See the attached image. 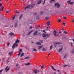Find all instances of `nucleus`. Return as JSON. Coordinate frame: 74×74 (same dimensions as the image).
<instances>
[{
  "mask_svg": "<svg viewBox=\"0 0 74 74\" xmlns=\"http://www.w3.org/2000/svg\"><path fill=\"white\" fill-rule=\"evenodd\" d=\"M34 6H35V4H31L25 7V10H26V9H27L28 8L29 9H32Z\"/></svg>",
  "mask_w": 74,
  "mask_h": 74,
  "instance_id": "1",
  "label": "nucleus"
},
{
  "mask_svg": "<svg viewBox=\"0 0 74 74\" xmlns=\"http://www.w3.org/2000/svg\"><path fill=\"white\" fill-rule=\"evenodd\" d=\"M53 34L54 36H59V33L58 32H56V31L55 30H54Z\"/></svg>",
  "mask_w": 74,
  "mask_h": 74,
  "instance_id": "2",
  "label": "nucleus"
},
{
  "mask_svg": "<svg viewBox=\"0 0 74 74\" xmlns=\"http://www.w3.org/2000/svg\"><path fill=\"white\" fill-rule=\"evenodd\" d=\"M18 44L16 43H15L13 45L12 48H13V49H15V47H18Z\"/></svg>",
  "mask_w": 74,
  "mask_h": 74,
  "instance_id": "3",
  "label": "nucleus"
},
{
  "mask_svg": "<svg viewBox=\"0 0 74 74\" xmlns=\"http://www.w3.org/2000/svg\"><path fill=\"white\" fill-rule=\"evenodd\" d=\"M42 36L43 37V39L44 40L47 39V37H46L47 35L45 34H42Z\"/></svg>",
  "mask_w": 74,
  "mask_h": 74,
  "instance_id": "4",
  "label": "nucleus"
},
{
  "mask_svg": "<svg viewBox=\"0 0 74 74\" xmlns=\"http://www.w3.org/2000/svg\"><path fill=\"white\" fill-rule=\"evenodd\" d=\"M55 7H56V6H57L58 8H59L60 7V5L58 3H56L55 4Z\"/></svg>",
  "mask_w": 74,
  "mask_h": 74,
  "instance_id": "5",
  "label": "nucleus"
},
{
  "mask_svg": "<svg viewBox=\"0 0 74 74\" xmlns=\"http://www.w3.org/2000/svg\"><path fill=\"white\" fill-rule=\"evenodd\" d=\"M37 33H38V31L36 30L34 33V36H37Z\"/></svg>",
  "mask_w": 74,
  "mask_h": 74,
  "instance_id": "6",
  "label": "nucleus"
},
{
  "mask_svg": "<svg viewBox=\"0 0 74 74\" xmlns=\"http://www.w3.org/2000/svg\"><path fill=\"white\" fill-rule=\"evenodd\" d=\"M54 43V44L56 45H57V44H61L60 42H55Z\"/></svg>",
  "mask_w": 74,
  "mask_h": 74,
  "instance_id": "7",
  "label": "nucleus"
},
{
  "mask_svg": "<svg viewBox=\"0 0 74 74\" xmlns=\"http://www.w3.org/2000/svg\"><path fill=\"white\" fill-rule=\"evenodd\" d=\"M67 53H65V54H64V59L67 58Z\"/></svg>",
  "mask_w": 74,
  "mask_h": 74,
  "instance_id": "8",
  "label": "nucleus"
},
{
  "mask_svg": "<svg viewBox=\"0 0 74 74\" xmlns=\"http://www.w3.org/2000/svg\"><path fill=\"white\" fill-rule=\"evenodd\" d=\"M42 0H38L37 1V4H40L41 3Z\"/></svg>",
  "mask_w": 74,
  "mask_h": 74,
  "instance_id": "9",
  "label": "nucleus"
},
{
  "mask_svg": "<svg viewBox=\"0 0 74 74\" xmlns=\"http://www.w3.org/2000/svg\"><path fill=\"white\" fill-rule=\"evenodd\" d=\"M33 32V30L31 31H30V32H28V34H27V36L29 35H30V34L32 32Z\"/></svg>",
  "mask_w": 74,
  "mask_h": 74,
  "instance_id": "10",
  "label": "nucleus"
},
{
  "mask_svg": "<svg viewBox=\"0 0 74 74\" xmlns=\"http://www.w3.org/2000/svg\"><path fill=\"white\" fill-rule=\"evenodd\" d=\"M36 45H41V43L40 42H38L36 43Z\"/></svg>",
  "mask_w": 74,
  "mask_h": 74,
  "instance_id": "11",
  "label": "nucleus"
},
{
  "mask_svg": "<svg viewBox=\"0 0 74 74\" xmlns=\"http://www.w3.org/2000/svg\"><path fill=\"white\" fill-rule=\"evenodd\" d=\"M9 35H10V36H14V34L12 32H11L9 33Z\"/></svg>",
  "mask_w": 74,
  "mask_h": 74,
  "instance_id": "12",
  "label": "nucleus"
},
{
  "mask_svg": "<svg viewBox=\"0 0 74 74\" xmlns=\"http://www.w3.org/2000/svg\"><path fill=\"white\" fill-rule=\"evenodd\" d=\"M47 26H49L50 25V21H48L47 23Z\"/></svg>",
  "mask_w": 74,
  "mask_h": 74,
  "instance_id": "13",
  "label": "nucleus"
},
{
  "mask_svg": "<svg viewBox=\"0 0 74 74\" xmlns=\"http://www.w3.org/2000/svg\"><path fill=\"white\" fill-rule=\"evenodd\" d=\"M62 49H63V47H62L61 48V49H60L58 50V51L60 52H61L62 50Z\"/></svg>",
  "mask_w": 74,
  "mask_h": 74,
  "instance_id": "14",
  "label": "nucleus"
},
{
  "mask_svg": "<svg viewBox=\"0 0 74 74\" xmlns=\"http://www.w3.org/2000/svg\"><path fill=\"white\" fill-rule=\"evenodd\" d=\"M37 69H35L34 70V73H35V74H37Z\"/></svg>",
  "mask_w": 74,
  "mask_h": 74,
  "instance_id": "15",
  "label": "nucleus"
},
{
  "mask_svg": "<svg viewBox=\"0 0 74 74\" xmlns=\"http://www.w3.org/2000/svg\"><path fill=\"white\" fill-rule=\"evenodd\" d=\"M50 36H51V34H46V36H47V37H49Z\"/></svg>",
  "mask_w": 74,
  "mask_h": 74,
  "instance_id": "16",
  "label": "nucleus"
},
{
  "mask_svg": "<svg viewBox=\"0 0 74 74\" xmlns=\"http://www.w3.org/2000/svg\"><path fill=\"white\" fill-rule=\"evenodd\" d=\"M19 40L17 39L15 42V43H19Z\"/></svg>",
  "mask_w": 74,
  "mask_h": 74,
  "instance_id": "17",
  "label": "nucleus"
},
{
  "mask_svg": "<svg viewBox=\"0 0 74 74\" xmlns=\"http://www.w3.org/2000/svg\"><path fill=\"white\" fill-rule=\"evenodd\" d=\"M23 16V14H21V16H20L19 18V19L20 20L22 18V16Z\"/></svg>",
  "mask_w": 74,
  "mask_h": 74,
  "instance_id": "18",
  "label": "nucleus"
},
{
  "mask_svg": "<svg viewBox=\"0 0 74 74\" xmlns=\"http://www.w3.org/2000/svg\"><path fill=\"white\" fill-rule=\"evenodd\" d=\"M12 53H13V52H9L8 53V55H12Z\"/></svg>",
  "mask_w": 74,
  "mask_h": 74,
  "instance_id": "19",
  "label": "nucleus"
},
{
  "mask_svg": "<svg viewBox=\"0 0 74 74\" xmlns=\"http://www.w3.org/2000/svg\"><path fill=\"white\" fill-rule=\"evenodd\" d=\"M24 56V53H22L21 54L20 56V58L22 57V56Z\"/></svg>",
  "mask_w": 74,
  "mask_h": 74,
  "instance_id": "20",
  "label": "nucleus"
},
{
  "mask_svg": "<svg viewBox=\"0 0 74 74\" xmlns=\"http://www.w3.org/2000/svg\"><path fill=\"white\" fill-rule=\"evenodd\" d=\"M42 51H47V50L45 49L44 47H43L42 49Z\"/></svg>",
  "mask_w": 74,
  "mask_h": 74,
  "instance_id": "21",
  "label": "nucleus"
},
{
  "mask_svg": "<svg viewBox=\"0 0 74 74\" xmlns=\"http://www.w3.org/2000/svg\"><path fill=\"white\" fill-rule=\"evenodd\" d=\"M74 4V2H69V3H68V4Z\"/></svg>",
  "mask_w": 74,
  "mask_h": 74,
  "instance_id": "22",
  "label": "nucleus"
},
{
  "mask_svg": "<svg viewBox=\"0 0 74 74\" xmlns=\"http://www.w3.org/2000/svg\"><path fill=\"white\" fill-rule=\"evenodd\" d=\"M29 23L30 24H32V23H33V22H32V20H29Z\"/></svg>",
  "mask_w": 74,
  "mask_h": 74,
  "instance_id": "23",
  "label": "nucleus"
},
{
  "mask_svg": "<svg viewBox=\"0 0 74 74\" xmlns=\"http://www.w3.org/2000/svg\"><path fill=\"white\" fill-rule=\"evenodd\" d=\"M51 67L52 69H53V70H54V71H56V70L54 69V68H53V66H51Z\"/></svg>",
  "mask_w": 74,
  "mask_h": 74,
  "instance_id": "24",
  "label": "nucleus"
},
{
  "mask_svg": "<svg viewBox=\"0 0 74 74\" xmlns=\"http://www.w3.org/2000/svg\"><path fill=\"white\" fill-rule=\"evenodd\" d=\"M18 25V24H17V23H15L14 24V27H17V26Z\"/></svg>",
  "mask_w": 74,
  "mask_h": 74,
  "instance_id": "25",
  "label": "nucleus"
},
{
  "mask_svg": "<svg viewBox=\"0 0 74 74\" xmlns=\"http://www.w3.org/2000/svg\"><path fill=\"white\" fill-rule=\"evenodd\" d=\"M42 47V46H40L39 47L38 49H40Z\"/></svg>",
  "mask_w": 74,
  "mask_h": 74,
  "instance_id": "26",
  "label": "nucleus"
},
{
  "mask_svg": "<svg viewBox=\"0 0 74 74\" xmlns=\"http://www.w3.org/2000/svg\"><path fill=\"white\" fill-rule=\"evenodd\" d=\"M3 8H4V7L3 6L2 7V9H0V11H3Z\"/></svg>",
  "mask_w": 74,
  "mask_h": 74,
  "instance_id": "27",
  "label": "nucleus"
},
{
  "mask_svg": "<svg viewBox=\"0 0 74 74\" xmlns=\"http://www.w3.org/2000/svg\"><path fill=\"white\" fill-rule=\"evenodd\" d=\"M22 52V49H21L19 50V52L20 53H21V52Z\"/></svg>",
  "mask_w": 74,
  "mask_h": 74,
  "instance_id": "28",
  "label": "nucleus"
},
{
  "mask_svg": "<svg viewBox=\"0 0 74 74\" xmlns=\"http://www.w3.org/2000/svg\"><path fill=\"white\" fill-rule=\"evenodd\" d=\"M33 50L34 51H35V52H36V51H37V49H36L34 48Z\"/></svg>",
  "mask_w": 74,
  "mask_h": 74,
  "instance_id": "29",
  "label": "nucleus"
},
{
  "mask_svg": "<svg viewBox=\"0 0 74 74\" xmlns=\"http://www.w3.org/2000/svg\"><path fill=\"white\" fill-rule=\"evenodd\" d=\"M30 64L29 62L25 64V65L26 66H28V65H30Z\"/></svg>",
  "mask_w": 74,
  "mask_h": 74,
  "instance_id": "30",
  "label": "nucleus"
},
{
  "mask_svg": "<svg viewBox=\"0 0 74 74\" xmlns=\"http://www.w3.org/2000/svg\"><path fill=\"white\" fill-rule=\"evenodd\" d=\"M52 45L50 47V50H51L52 48H53V47Z\"/></svg>",
  "mask_w": 74,
  "mask_h": 74,
  "instance_id": "31",
  "label": "nucleus"
},
{
  "mask_svg": "<svg viewBox=\"0 0 74 74\" xmlns=\"http://www.w3.org/2000/svg\"><path fill=\"white\" fill-rule=\"evenodd\" d=\"M28 58H29V57H25L24 58V59H28Z\"/></svg>",
  "mask_w": 74,
  "mask_h": 74,
  "instance_id": "32",
  "label": "nucleus"
},
{
  "mask_svg": "<svg viewBox=\"0 0 74 74\" xmlns=\"http://www.w3.org/2000/svg\"><path fill=\"white\" fill-rule=\"evenodd\" d=\"M64 34H68V32H67L64 31Z\"/></svg>",
  "mask_w": 74,
  "mask_h": 74,
  "instance_id": "33",
  "label": "nucleus"
},
{
  "mask_svg": "<svg viewBox=\"0 0 74 74\" xmlns=\"http://www.w3.org/2000/svg\"><path fill=\"white\" fill-rule=\"evenodd\" d=\"M49 18V17H46L45 18L46 20H48Z\"/></svg>",
  "mask_w": 74,
  "mask_h": 74,
  "instance_id": "34",
  "label": "nucleus"
},
{
  "mask_svg": "<svg viewBox=\"0 0 74 74\" xmlns=\"http://www.w3.org/2000/svg\"><path fill=\"white\" fill-rule=\"evenodd\" d=\"M9 70H10V67H9L8 69H6V72H7Z\"/></svg>",
  "mask_w": 74,
  "mask_h": 74,
  "instance_id": "35",
  "label": "nucleus"
},
{
  "mask_svg": "<svg viewBox=\"0 0 74 74\" xmlns=\"http://www.w3.org/2000/svg\"><path fill=\"white\" fill-rule=\"evenodd\" d=\"M36 18L37 19H39V17L38 16H37L36 17Z\"/></svg>",
  "mask_w": 74,
  "mask_h": 74,
  "instance_id": "36",
  "label": "nucleus"
},
{
  "mask_svg": "<svg viewBox=\"0 0 74 74\" xmlns=\"http://www.w3.org/2000/svg\"><path fill=\"white\" fill-rule=\"evenodd\" d=\"M38 36H41V34L39 33L38 34Z\"/></svg>",
  "mask_w": 74,
  "mask_h": 74,
  "instance_id": "37",
  "label": "nucleus"
},
{
  "mask_svg": "<svg viewBox=\"0 0 74 74\" xmlns=\"http://www.w3.org/2000/svg\"><path fill=\"white\" fill-rule=\"evenodd\" d=\"M21 53H20L19 52V53H18V56H20V55H21Z\"/></svg>",
  "mask_w": 74,
  "mask_h": 74,
  "instance_id": "38",
  "label": "nucleus"
},
{
  "mask_svg": "<svg viewBox=\"0 0 74 74\" xmlns=\"http://www.w3.org/2000/svg\"><path fill=\"white\" fill-rule=\"evenodd\" d=\"M63 24L64 26H65V25H66V23H63Z\"/></svg>",
  "mask_w": 74,
  "mask_h": 74,
  "instance_id": "39",
  "label": "nucleus"
},
{
  "mask_svg": "<svg viewBox=\"0 0 74 74\" xmlns=\"http://www.w3.org/2000/svg\"><path fill=\"white\" fill-rule=\"evenodd\" d=\"M43 13V12L41 11V12H40V14H42Z\"/></svg>",
  "mask_w": 74,
  "mask_h": 74,
  "instance_id": "40",
  "label": "nucleus"
},
{
  "mask_svg": "<svg viewBox=\"0 0 74 74\" xmlns=\"http://www.w3.org/2000/svg\"><path fill=\"white\" fill-rule=\"evenodd\" d=\"M68 66V65H63V67H66V66Z\"/></svg>",
  "mask_w": 74,
  "mask_h": 74,
  "instance_id": "41",
  "label": "nucleus"
},
{
  "mask_svg": "<svg viewBox=\"0 0 74 74\" xmlns=\"http://www.w3.org/2000/svg\"><path fill=\"white\" fill-rule=\"evenodd\" d=\"M54 1L55 0H52L50 1V3H51V2H52V1Z\"/></svg>",
  "mask_w": 74,
  "mask_h": 74,
  "instance_id": "42",
  "label": "nucleus"
},
{
  "mask_svg": "<svg viewBox=\"0 0 74 74\" xmlns=\"http://www.w3.org/2000/svg\"><path fill=\"white\" fill-rule=\"evenodd\" d=\"M45 0H44V3L42 4V5H44V4L45 3Z\"/></svg>",
  "mask_w": 74,
  "mask_h": 74,
  "instance_id": "43",
  "label": "nucleus"
},
{
  "mask_svg": "<svg viewBox=\"0 0 74 74\" xmlns=\"http://www.w3.org/2000/svg\"><path fill=\"white\" fill-rule=\"evenodd\" d=\"M63 19H66V17H63Z\"/></svg>",
  "mask_w": 74,
  "mask_h": 74,
  "instance_id": "44",
  "label": "nucleus"
},
{
  "mask_svg": "<svg viewBox=\"0 0 74 74\" xmlns=\"http://www.w3.org/2000/svg\"><path fill=\"white\" fill-rule=\"evenodd\" d=\"M71 52L72 53V54H74V52L73 51H72Z\"/></svg>",
  "mask_w": 74,
  "mask_h": 74,
  "instance_id": "45",
  "label": "nucleus"
},
{
  "mask_svg": "<svg viewBox=\"0 0 74 74\" xmlns=\"http://www.w3.org/2000/svg\"><path fill=\"white\" fill-rule=\"evenodd\" d=\"M8 68V66H7L6 68H5V70H7Z\"/></svg>",
  "mask_w": 74,
  "mask_h": 74,
  "instance_id": "46",
  "label": "nucleus"
},
{
  "mask_svg": "<svg viewBox=\"0 0 74 74\" xmlns=\"http://www.w3.org/2000/svg\"><path fill=\"white\" fill-rule=\"evenodd\" d=\"M44 65H42L41 66V69H43V67H44Z\"/></svg>",
  "mask_w": 74,
  "mask_h": 74,
  "instance_id": "47",
  "label": "nucleus"
},
{
  "mask_svg": "<svg viewBox=\"0 0 74 74\" xmlns=\"http://www.w3.org/2000/svg\"><path fill=\"white\" fill-rule=\"evenodd\" d=\"M15 15L12 18L13 20H14V18H15Z\"/></svg>",
  "mask_w": 74,
  "mask_h": 74,
  "instance_id": "48",
  "label": "nucleus"
},
{
  "mask_svg": "<svg viewBox=\"0 0 74 74\" xmlns=\"http://www.w3.org/2000/svg\"><path fill=\"white\" fill-rule=\"evenodd\" d=\"M19 12L17 10H16V13H18Z\"/></svg>",
  "mask_w": 74,
  "mask_h": 74,
  "instance_id": "49",
  "label": "nucleus"
},
{
  "mask_svg": "<svg viewBox=\"0 0 74 74\" xmlns=\"http://www.w3.org/2000/svg\"><path fill=\"white\" fill-rule=\"evenodd\" d=\"M61 21V20L60 19L58 20V22H60Z\"/></svg>",
  "mask_w": 74,
  "mask_h": 74,
  "instance_id": "50",
  "label": "nucleus"
},
{
  "mask_svg": "<svg viewBox=\"0 0 74 74\" xmlns=\"http://www.w3.org/2000/svg\"><path fill=\"white\" fill-rule=\"evenodd\" d=\"M2 71H3V70H1L0 71V73H1L2 72Z\"/></svg>",
  "mask_w": 74,
  "mask_h": 74,
  "instance_id": "51",
  "label": "nucleus"
},
{
  "mask_svg": "<svg viewBox=\"0 0 74 74\" xmlns=\"http://www.w3.org/2000/svg\"><path fill=\"white\" fill-rule=\"evenodd\" d=\"M10 45V43H8L7 44V46L8 47V46Z\"/></svg>",
  "mask_w": 74,
  "mask_h": 74,
  "instance_id": "52",
  "label": "nucleus"
},
{
  "mask_svg": "<svg viewBox=\"0 0 74 74\" xmlns=\"http://www.w3.org/2000/svg\"><path fill=\"white\" fill-rule=\"evenodd\" d=\"M71 46L72 47H73V43H72V42H71Z\"/></svg>",
  "mask_w": 74,
  "mask_h": 74,
  "instance_id": "53",
  "label": "nucleus"
},
{
  "mask_svg": "<svg viewBox=\"0 0 74 74\" xmlns=\"http://www.w3.org/2000/svg\"><path fill=\"white\" fill-rule=\"evenodd\" d=\"M33 28V27L32 26H31L30 27H29V29H32Z\"/></svg>",
  "mask_w": 74,
  "mask_h": 74,
  "instance_id": "54",
  "label": "nucleus"
},
{
  "mask_svg": "<svg viewBox=\"0 0 74 74\" xmlns=\"http://www.w3.org/2000/svg\"><path fill=\"white\" fill-rule=\"evenodd\" d=\"M59 33H62V32H60V31L59 30Z\"/></svg>",
  "mask_w": 74,
  "mask_h": 74,
  "instance_id": "55",
  "label": "nucleus"
},
{
  "mask_svg": "<svg viewBox=\"0 0 74 74\" xmlns=\"http://www.w3.org/2000/svg\"><path fill=\"white\" fill-rule=\"evenodd\" d=\"M45 30H44L43 31V32H44V33H45Z\"/></svg>",
  "mask_w": 74,
  "mask_h": 74,
  "instance_id": "56",
  "label": "nucleus"
},
{
  "mask_svg": "<svg viewBox=\"0 0 74 74\" xmlns=\"http://www.w3.org/2000/svg\"><path fill=\"white\" fill-rule=\"evenodd\" d=\"M70 1H71V0L68 1H67V2H68V3H69V2H70Z\"/></svg>",
  "mask_w": 74,
  "mask_h": 74,
  "instance_id": "57",
  "label": "nucleus"
},
{
  "mask_svg": "<svg viewBox=\"0 0 74 74\" xmlns=\"http://www.w3.org/2000/svg\"><path fill=\"white\" fill-rule=\"evenodd\" d=\"M36 14H37V13L36 12L34 13V15H36Z\"/></svg>",
  "mask_w": 74,
  "mask_h": 74,
  "instance_id": "58",
  "label": "nucleus"
},
{
  "mask_svg": "<svg viewBox=\"0 0 74 74\" xmlns=\"http://www.w3.org/2000/svg\"><path fill=\"white\" fill-rule=\"evenodd\" d=\"M13 27V25H11L10 26V27Z\"/></svg>",
  "mask_w": 74,
  "mask_h": 74,
  "instance_id": "59",
  "label": "nucleus"
},
{
  "mask_svg": "<svg viewBox=\"0 0 74 74\" xmlns=\"http://www.w3.org/2000/svg\"><path fill=\"white\" fill-rule=\"evenodd\" d=\"M70 13L71 14H73V12H70Z\"/></svg>",
  "mask_w": 74,
  "mask_h": 74,
  "instance_id": "60",
  "label": "nucleus"
},
{
  "mask_svg": "<svg viewBox=\"0 0 74 74\" xmlns=\"http://www.w3.org/2000/svg\"><path fill=\"white\" fill-rule=\"evenodd\" d=\"M40 27V26L38 25L37 27Z\"/></svg>",
  "mask_w": 74,
  "mask_h": 74,
  "instance_id": "61",
  "label": "nucleus"
},
{
  "mask_svg": "<svg viewBox=\"0 0 74 74\" xmlns=\"http://www.w3.org/2000/svg\"><path fill=\"white\" fill-rule=\"evenodd\" d=\"M6 13H8L9 12V11H7L6 12Z\"/></svg>",
  "mask_w": 74,
  "mask_h": 74,
  "instance_id": "62",
  "label": "nucleus"
},
{
  "mask_svg": "<svg viewBox=\"0 0 74 74\" xmlns=\"http://www.w3.org/2000/svg\"><path fill=\"white\" fill-rule=\"evenodd\" d=\"M72 22H73V23H74V19L73 20H72Z\"/></svg>",
  "mask_w": 74,
  "mask_h": 74,
  "instance_id": "63",
  "label": "nucleus"
},
{
  "mask_svg": "<svg viewBox=\"0 0 74 74\" xmlns=\"http://www.w3.org/2000/svg\"><path fill=\"white\" fill-rule=\"evenodd\" d=\"M62 30H64V29H63V28H62Z\"/></svg>",
  "mask_w": 74,
  "mask_h": 74,
  "instance_id": "64",
  "label": "nucleus"
}]
</instances>
